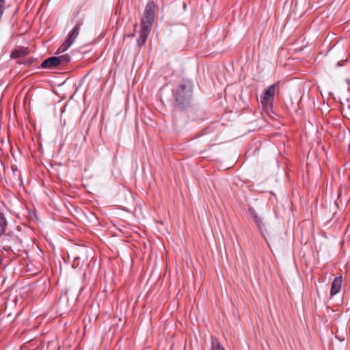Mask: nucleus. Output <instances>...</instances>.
Listing matches in <instances>:
<instances>
[{"instance_id": "obj_12", "label": "nucleus", "mask_w": 350, "mask_h": 350, "mask_svg": "<svg viewBox=\"0 0 350 350\" xmlns=\"http://www.w3.org/2000/svg\"><path fill=\"white\" fill-rule=\"evenodd\" d=\"M25 51L26 49L23 48L16 49L12 53V57L15 59L24 57L26 55Z\"/></svg>"}, {"instance_id": "obj_4", "label": "nucleus", "mask_w": 350, "mask_h": 350, "mask_svg": "<svg viewBox=\"0 0 350 350\" xmlns=\"http://www.w3.org/2000/svg\"><path fill=\"white\" fill-rule=\"evenodd\" d=\"M199 109L194 106H191L190 104L183 109H180V111L176 110L174 111L172 115V119L174 122H176L175 117L176 116H187L189 120H196L199 118Z\"/></svg>"}, {"instance_id": "obj_10", "label": "nucleus", "mask_w": 350, "mask_h": 350, "mask_svg": "<svg viewBox=\"0 0 350 350\" xmlns=\"http://www.w3.org/2000/svg\"><path fill=\"white\" fill-rule=\"evenodd\" d=\"M8 221L5 215L0 211V235L3 234L5 230H8Z\"/></svg>"}, {"instance_id": "obj_7", "label": "nucleus", "mask_w": 350, "mask_h": 350, "mask_svg": "<svg viewBox=\"0 0 350 350\" xmlns=\"http://www.w3.org/2000/svg\"><path fill=\"white\" fill-rule=\"evenodd\" d=\"M59 65H60L59 59L56 56H52L42 62L41 68L44 69H53Z\"/></svg>"}, {"instance_id": "obj_16", "label": "nucleus", "mask_w": 350, "mask_h": 350, "mask_svg": "<svg viewBox=\"0 0 350 350\" xmlns=\"http://www.w3.org/2000/svg\"><path fill=\"white\" fill-rule=\"evenodd\" d=\"M80 260L79 257H75L73 260L72 267H77L78 266L77 262Z\"/></svg>"}, {"instance_id": "obj_3", "label": "nucleus", "mask_w": 350, "mask_h": 350, "mask_svg": "<svg viewBox=\"0 0 350 350\" xmlns=\"http://www.w3.org/2000/svg\"><path fill=\"white\" fill-rule=\"evenodd\" d=\"M0 241L3 245V250L5 251L11 250L12 246H18L21 245V239L8 228L3 234L0 235Z\"/></svg>"}, {"instance_id": "obj_15", "label": "nucleus", "mask_w": 350, "mask_h": 350, "mask_svg": "<svg viewBox=\"0 0 350 350\" xmlns=\"http://www.w3.org/2000/svg\"><path fill=\"white\" fill-rule=\"evenodd\" d=\"M34 59L32 58L25 60L24 62H20V64L31 65L33 62Z\"/></svg>"}, {"instance_id": "obj_5", "label": "nucleus", "mask_w": 350, "mask_h": 350, "mask_svg": "<svg viewBox=\"0 0 350 350\" xmlns=\"http://www.w3.org/2000/svg\"><path fill=\"white\" fill-rule=\"evenodd\" d=\"M278 85H279V83H275L264 90L260 96V102L263 105L268 103L271 104L273 103V98L275 94V90Z\"/></svg>"}, {"instance_id": "obj_17", "label": "nucleus", "mask_w": 350, "mask_h": 350, "mask_svg": "<svg viewBox=\"0 0 350 350\" xmlns=\"http://www.w3.org/2000/svg\"><path fill=\"white\" fill-rule=\"evenodd\" d=\"M183 10H186V8H187V5H186V3H183Z\"/></svg>"}, {"instance_id": "obj_11", "label": "nucleus", "mask_w": 350, "mask_h": 350, "mask_svg": "<svg viewBox=\"0 0 350 350\" xmlns=\"http://www.w3.org/2000/svg\"><path fill=\"white\" fill-rule=\"evenodd\" d=\"M72 44V41L66 38V41L57 49V53L59 54L66 51Z\"/></svg>"}, {"instance_id": "obj_14", "label": "nucleus", "mask_w": 350, "mask_h": 350, "mask_svg": "<svg viewBox=\"0 0 350 350\" xmlns=\"http://www.w3.org/2000/svg\"><path fill=\"white\" fill-rule=\"evenodd\" d=\"M212 350H225L224 347L218 342L215 346L212 344Z\"/></svg>"}, {"instance_id": "obj_13", "label": "nucleus", "mask_w": 350, "mask_h": 350, "mask_svg": "<svg viewBox=\"0 0 350 350\" xmlns=\"http://www.w3.org/2000/svg\"><path fill=\"white\" fill-rule=\"evenodd\" d=\"M59 59L60 64L66 65L70 62V56L68 54L57 57Z\"/></svg>"}, {"instance_id": "obj_9", "label": "nucleus", "mask_w": 350, "mask_h": 350, "mask_svg": "<svg viewBox=\"0 0 350 350\" xmlns=\"http://www.w3.org/2000/svg\"><path fill=\"white\" fill-rule=\"evenodd\" d=\"M81 25H82V22L77 21L75 26L69 32L67 39L69 40H71L72 43L74 42V41L78 36L79 31H80V27Z\"/></svg>"}, {"instance_id": "obj_6", "label": "nucleus", "mask_w": 350, "mask_h": 350, "mask_svg": "<svg viewBox=\"0 0 350 350\" xmlns=\"http://www.w3.org/2000/svg\"><path fill=\"white\" fill-rule=\"evenodd\" d=\"M248 211L253 218L255 224H256L262 236L266 239L265 233L267 232L265 224L262 222L261 219L257 215L255 209L253 207H249Z\"/></svg>"}, {"instance_id": "obj_8", "label": "nucleus", "mask_w": 350, "mask_h": 350, "mask_svg": "<svg viewBox=\"0 0 350 350\" xmlns=\"http://www.w3.org/2000/svg\"><path fill=\"white\" fill-rule=\"evenodd\" d=\"M342 276L336 277L334 279L330 289L331 296H334L340 292L342 286Z\"/></svg>"}, {"instance_id": "obj_18", "label": "nucleus", "mask_w": 350, "mask_h": 350, "mask_svg": "<svg viewBox=\"0 0 350 350\" xmlns=\"http://www.w3.org/2000/svg\"><path fill=\"white\" fill-rule=\"evenodd\" d=\"M2 261H3V258L1 257V256L0 255V265H1L2 263Z\"/></svg>"}, {"instance_id": "obj_1", "label": "nucleus", "mask_w": 350, "mask_h": 350, "mask_svg": "<svg viewBox=\"0 0 350 350\" xmlns=\"http://www.w3.org/2000/svg\"><path fill=\"white\" fill-rule=\"evenodd\" d=\"M154 4L153 2H149L144 12V16L141 21V29L139 38L137 40V45L142 46L145 44L147 38L151 31L152 23L154 18Z\"/></svg>"}, {"instance_id": "obj_2", "label": "nucleus", "mask_w": 350, "mask_h": 350, "mask_svg": "<svg viewBox=\"0 0 350 350\" xmlns=\"http://www.w3.org/2000/svg\"><path fill=\"white\" fill-rule=\"evenodd\" d=\"M193 83L191 80H183L178 86L174 95L176 106L179 109L187 107L191 101L193 96Z\"/></svg>"}]
</instances>
